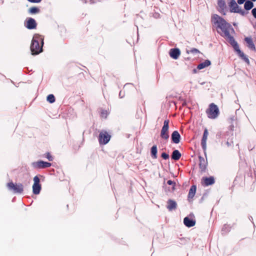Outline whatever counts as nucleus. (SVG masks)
Masks as SVG:
<instances>
[{"label": "nucleus", "mask_w": 256, "mask_h": 256, "mask_svg": "<svg viewBox=\"0 0 256 256\" xmlns=\"http://www.w3.org/2000/svg\"><path fill=\"white\" fill-rule=\"evenodd\" d=\"M211 21L213 26L216 28L217 32L221 36L228 40L229 42L232 46L234 50L237 52L239 56L244 62L248 64L250 61L248 58L240 50L237 42L234 40V37L230 34V30H233L232 26L216 14L212 15Z\"/></svg>", "instance_id": "f257e3e1"}, {"label": "nucleus", "mask_w": 256, "mask_h": 256, "mask_svg": "<svg viewBox=\"0 0 256 256\" xmlns=\"http://www.w3.org/2000/svg\"><path fill=\"white\" fill-rule=\"evenodd\" d=\"M44 39L39 36H35L32 41L30 50L33 55L38 54L42 50Z\"/></svg>", "instance_id": "f03ea898"}, {"label": "nucleus", "mask_w": 256, "mask_h": 256, "mask_svg": "<svg viewBox=\"0 0 256 256\" xmlns=\"http://www.w3.org/2000/svg\"><path fill=\"white\" fill-rule=\"evenodd\" d=\"M206 113L210 118L214 119L218 117L219 114V110L216 104L212 103L206 110Z\"/></svg>", "instance_id": "7ed1b4c3"}, {"label": "nucleus", "mask_w": 256, "mask_h": 256, "mask_svg": "<svg viewBox=\"0 0 256 256\" xmlns=\"http://www.w3.org/2000/svg\"><path fill=\"white\" fill-rule=\"evenodd\" d=\"M228 6L232 12L238 13L242 16H244L246 14V12L239 7L235 0H230Z\"/></svg>", "instance_id": "20e7f679"}, {"label": "nucleus", "mask_w": 256, "mask_h": 256, "mask_svg": "<svg viewBox=\"0 0 256 256\" xmlns=\"http://www.w3.org/2000/svg\"><path fill=\"white\" fill-rule=\"evenodd\" d=\"M7 187L9 190L13 191L14 193L21 194L24 191V186L22 184H14L12 182L7 184Z\"/></svg>", "instance_id": "39448f33"}, {"label": "nucleus", "mask_w": 256, "mask_h": 256, "mask_svg": "<svg viewBox=\"0 0 256 256\" xmlns=\"http://www.w3.org/2000/svg\"><path fill=\"white\" fill-rule=\"evenodd\" d=\"M111 138V136L105 130H102L98 136V142L100 144H106L108 142Z\"/></svg>", "instance_id": "423d86ee"}, {"label": "nucleus", "mask_w": 256, "mask_h": 256, "mask_svg": "<svg viewBox=\"0 0 256 256\" xmlns=\"http://www.w3.org/2000/svg\"><path fill=\"white\" fill-rule=\"evenodd\" d=\"M169 120H165L164 122V126L160 132V137L164 140H168L169 138Z\"/></svg>", "instance_id": "0eeeda50"}, {"label": "nucleus", "mask_w": 256, "mask_h": 256, "mask_svg": "<svg viewBox=\"0 0 256 256\" xmlns=\"http://www.w3.org/2000/svg\"><path fill=\"white\" fill-rule=\"evenodd\" d=\"M42 190L39 178L36 176L34 178V184L32 185V192L34 194H38Z\"/></svg>", "instance_id": "6e6552de"}, {"label": "nucleus", "mask_w": 256, "mask_h": 256, "mask_svg": "<svg viewBox=\"0 0 256 256\" xmlns=\"http://www.w3.org/2000/svg\"><path fill=\"white\" fill-rule=\"evenodd\" d=\"M34 168L36 169H42L49 168L52 166L51 163L44 162L42 160H38L33 162L32 164Z\"/></svg>", "instance_id": "1a4fd4ad"}, {"label": "nucleus", "mask_w": 256, "mask_h": 256, "mask_svg": "<svg viewBox=\"0 0 256 256\" xmlns=\"http://www.w3.org/2000/svg\"><path fill=\"white\" fill-rule=\"evenodd\" d=\"M25 26L27 28L32 30L36 28L37 24L34 18H28L26 20Z\"/></svg>", "instance_id": "9d476101"}, {"label": "nucleus", "mask_w": 256, "mask_h": 256, "mask_svg": "<svg viewBox=\"0 0 256 256\" xmlns=\"http://www.w3.org/2000/svg\"><path fill=\"white\" fill-rule=\"evenodd\" d=\"M214 182V178L213 176L204 177L202 179V184L205 186L212 185Z\"/></svg>", "instance_id": "9b49d317"}, {"label": "nucleus", "mask_w": 256, "mask_h": 256, "mask_svg": "<svg viewBox=\"0 0 256 256\" xmlns=\"http://www.w3.org/2000/svg\"><path fill=\"white\" fill-rule=\"evenodd\" d=\"M199 160V168L200 169L201 172H204L206 171L207 166V161L204 158L201 156H198Z\"/></svg>", "instance_id": "f8f14e48"}, {"label": "nucleus", "mask_w": 256, "mask_h": 256, "mask_svg": "<svg viewBox=\"0 0 256 256\" xmlns=\"http://www.w3.org/2000/svg\"><path fill=\"white\" fill-rule=\"evenodd\" d=\"M169 54L171 58L174 60H176L180 56V52L178 48H172L170 50Z\"/></svg>", "instance_id": "ddd939ff"}, {"label": "nucleus", "mask_w": 256, "mask_h": 256, "mask_svg": "<svg viewBox=\"0 0 256 256\" xmlns=\"http://www.w3.org/2000/svg\"><path fill=\"white\" fill-rule=\"evenodd\" d=\"M208 132L206 128L204 130L203 136L201 142V145L202 148L205 150L206 148V140L208 136Z\"/></svg>", "instance_id": "4468645a"}, {"label": "nucleus", "mask_w": 256, "mask_h": 256, "mask_svg": "<svg viewBox=\"0 0 256 256\" xmlns=\"http://www.w3.org/2000/svg\"><path fill=\"white\" fill-rule=\"evenodd\" d=\"M180 136L177 130L173 132L172 134V140L174 144H178L180 142Z\"/></svg>", "instance_id": "2eb2a0df"}, {"label": "nucleus", "mask_w": 256, "mask_h": 256, "mask_svg": "<svg viewBox=\"0 0 256 256\" xmlns=\"http://www.w3.org/2000/svg\"><path fill=\"white\" fill-rule=\"evenodd\" d=\"M166 208L170 211H172L176 208L177 204L174 200L170 199L168 200Z\"/></svg>", "instance_id": "dca6fc26"}, {"label": "nucleus", "mask_w": 256, "mask_h": 256, "mask_svg": "<svg viewBox=\"0 0 256 256\" xmlns=\"http://www.w3.org/2000/svg\"><path fill=\"white\" fill-rule=\"evenodd\" d=\"M184 223L186 226L190 228L196 224V221L195 220L190 219L188 217H186L184 220Z\"/></svg>", "instance_id": "f3484780"}, {"label": "nucleus", "mask_w": 256, "mask_h": 256, "mask_svg": "<svg viewBox=\"0 0 256 256\" xmlns=\"http://www.w3.org/2000/svg\"><path fill=\"white\" fill-rule=\"evenodd\" d=\"M244 40L246 42L247 46L248 47V48L254 50H256L255 46L251 38L246 37L244 38Z\"/></svg>", "instance_id": "a211bd4d"}, {"label": "nucleus", "mask_w": 256, "mask_h": 256, "mask_svg": "<svg viewBox=\"0 0 256 256\" xmlns=\"http://www.w3.org/2000/svg\"><path fill=\"white\" fill-rule=\"evenodd\" d=\"M196 190V186L195 185H193L190 187L188 194V199H192L194 197Z\"/></svg>", "instance_id": "6ab92c4d"}, {"label": "nucleus", "mask_w": 256, "mask_h": 256, "mask_svg": "<svg viewBox=\"0 0 256 256\" xmlns=\"http://www.w3.org/2000/svg\"><path fill=\"white\" fill-rule=\"evenodd\" d=\"M218 5L220 8V12L224 14H226L224 12V10L226 8V4L224 0H218Z\"/></svg>", "instance_id": "aec40b11"}, {"label": "nucleus", "mask_w": 256, "mask_h": 256, "mask_svg": "<svg viewBox=\"0 0 256 256\" xmlns=\"http://www.w3.org/2000/svg\"><path fill=\"white\" fill-rule=\"evenodd\" d=\"M211 64L210 61L206 60L204 62L200 63L197 66L198 70H202L210 66Z\"/></svg>", "instance_id": "412c9836"}, {"label": "nucleus", "mask_w": 256, "mask_h": 256, "mask_svg": "<svg viewBox=\"0 0 256 256\" xmlns=\"http://www.w3.org/2000/svg\"><path fill=\"white\" fill-rule=\"evenodd\" d=\"M181 156V154L178 150H174L172 153V158L174 160H180Z\"/></svg>", "instance_id": "4be33fe9"}, {"label": "nucleus", "mask_w": 256, "mask_h": 256, "mask_svg": "<svg viewBox=\"0 0 256 256\" xmlns=\"http://www.w3.org/2000/svg\"><path fill=\"white\" fill-rule=\"evenodd\" d=\"M157 152H158V150H157L156 146V145L153 146L151 148L150 152H151L152 157L154 159H156L158 157Z\"/></svg>", "instance_id": "5701e85b"}, {"label": "nucleus", "mask_w": 256, "mask_h": 256, "mask_svg": "<svg viewBox=\"0 0 256 256\" xmlns=\"http://www.w3.org/2000/svg\"><path fill=\"white\" fill-rule=\"evenodd\" d=\"M28 12L30 14H33L39 13L40 12V10L38 7L33 6L30 8L28 9Z\"/></svg>", "instance_id": "b1692460"}, {"label": "nucleus", "mask_w": 256, "mask_h": 256, "mask_svg": "<svg viewBox=\"0 0 256 256\" xmlns=\"http://www.w3.org/2000/svg\"><path fill=\"white\" fill-rule=\"evenodd\" d=\"M254 6V4L250 0H247L244 4V8L246 10H250Z\"/></svg>", "instance_id": "393cba45"}, {"label": "nucleus", "mask_w": 256, "mask_h": 256, "mask_svg": "<svg viewBox=\"0 0 256 256\" xmlns=\"http://www.w3.org/2000/svg\"><path fill=\"white\" fill-rule=\"evenodd\" d=\"M186 52L188 54H197L200 53V50L196 48H192L190 50H186Z\"/></svg>", "instance_id": "a878e982"}, {"label": "nucleus", "mask_w": 256, "mask_h": 256, "mask_svg": "<svg viewBox=\"0 0 256 256\" xmlns=\"http://www.w3.org/2000/svg\"><path fill=\"white\" fill-rule=\"evenodd\" d=\"M47 100L50 103L54 102L56 100L54 96L52 94L48 95V96H47Z\"/></svg>", "instance_id": "bb28decb"}, {"label": "nucleus", "mask_w": 256, "mask_h": 256, "mask_svg": "<svg viewBox=\"0 0 256 256\" xmlns=\"http://www.w3.org/2000/svg\"><path fill=\"white\" fill-rule=\"evenodd\" d=\"M44 156L49 161H52L53 160V157L50 152H46Z\"/></svg>", "instance_id": "cd10ccee"}, {"label": "nucleus", "mask_w": 256, "mask_h": 256, "mask_svg": "<svg viewBox=\"0 0 256 256\" xmlns=\"http://www.w3.org/2000/svg\"><path fill=\"white\" fill-rule=\"evenodd\" d=\"M161 156L164 160H168L169 158V155L166 152L162 153Z\"/></svg>", "instance_id": "c85d7f7f"}, {"label": "nucleus", "mask_w": 256, "mask_h": 256, "mask_svg": "<svg viewBox=\"0 0 256 256\" xmlns=\"http://www.w3.org/2000/svg\"><path fill=\"white\" fill-rule=\"evenodd\" d=\"M28 2L32 3H38L40 2L42 0H28Z\"/></svg>", "instance_id": "c756f323"}, {"label": "nucleus", "mask_w": 256, "mask_h": 256, "mask_svg": "<svg viewBox=\"0 0 256 256\" xmlns=\"http://www.w3.org/2000/svg\"><path fill=\"white\" fill-rule=\"evenodd\" d=\"M252 13L253 16L256 18V8L252 9Z\"/></svg>", "instance_id": "7c9ffc66"}, {"label": "nucleus", "mask_w": 256, "mask_h": 256, "mask_svg": "<svg viewBox=\"0 0 256 256\" xmlns=\"http://www.w3.org/2000/svg\"><path fill=\"white\" fill-rule=\"evenodd\" d=\"M167 184H168V185H174V184H175L174 182H173V181H172V180H168L167 182Z\"/></svg>", "instance_id": "2f4dec72"}, {"label": "nucleus", "mask_w": 256, "mask_h": 256, "mask_svg": "<svg viewBox=\"0 0 256 256\" xmlns=\"http://www.w3.org/2000/svg\"><path fill=\"white\" fill-rule=\"evenodd\" d=\"M246 0H238V4H242Z\"/></svg>", "instance_id": "473e14b6"}, {"label": "nucleus", "mask_w": 256, "mask_h": 256, "mask_svg": "<svg viewBox=\"0 0 256 256\" xmlns=\"http://www.w3.org/2000/svg\"><path fill=\"white\" fill-rule=\"evenodd\" d=\"M252 0L253 1V2L256 1V0Z\"/></svg>", "instance_id": "72a5a7b5"}]
</instances>
